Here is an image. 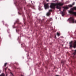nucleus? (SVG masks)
<instances>
[{
	"label": "nucleus",
	"instance_id": "nucleus-14",
	"mask_svg": "<svg viewBox=\"0 0 76 76\" xmlns=\"http://www.w3.org/2000/svg\"><path fill=\"white\" fill-rule=\"evenodd\" d=\"M27 18L28 19H30V16H29V14H28L27 15Z\"/></svg>",
	"mask_w": 76,
	"mask_h": 76
},
{
	"label": "nucleus",
	"instance_id": "nucleus-22",
	"mask_svg": "<svg viewBox=\"0 0 76 76\" xmlns=\"http://www.w3.org/2000/svg\"><path fill=\"white\" fill-rule=\"evenodd\" d=\"M16 65H17V66H18V65H19V64H18V63H15Z\"/></svg>",
	"mask_w": 76,
	"mask_h": 76
},
{
	"label": "nucleus",
	"instance_id": "nucleus-19",
	"mask_svg": "<svg viewBox=\"0 0 76 76\" xmlns=\"http://www.w3.org/2000/svg\"><path fill=\"white\" fill-rule=\"evenodd\" d=\"M75 52L73 53L74 55H75V54H76V50H75Z\"/></svg>",
	"mask_w": 76,
	"mask_h": 76
},
{
	"label": "nucleus",
	"instance_id": "nucleus-30",
	"mask_svg": "<svg viewBox=\"0 0 76 76\" xmlns=\"http://www.w3.org/2000/svg\"><path fill=\"white\" fill-rule=\"evenodd\" d=\"M33 2L34 3H34H35L34 2Z\"/></svg>",
	"mask_w": 76,
	"mask_h": 76
},
{
	"label": "nucleus",
	"instance_id": "nucleus-9",
	"mask_svg": "<svg viewBox=\"0 0 76 76\" xmlns=\"http://www.w3.org/2000/svg\"><path fill=\"white\" fill-rule=\"evenodd\" d=\"M61 15L62 16H64V15H65V12L63 11L61 13Z\"/></svg>",
	"mask_w": 76,
	"mask_h": 76
},
{
	"label": "nucleus",
	"instance_id": "nucleus-28",
	"mask_svg": "<svg viewBox=\"0 0 76 76\" xmlns=\"http://www.w3.org/2000/svg\"><path fill=\"white\" fill-rule=\"evenodd\" d=\"M21 76H23V75H21Z\"/></svg>",
	"mask_w": 76,
	"mask_h": 76
},
{
	"label": "nucleus",
	"instance_id": "nucleus-21",
	"mask_svg": "<svg viewBox=\"0 0 76 76\" xmlns=\"http://www.w3.org/2000/svg\"><path fill=\"white\" fill-rule=\"evenodd\" d=\"M19 22V20H18L16 21V23H18Z\"/></svg>",
	"mask_w": 76,
	"mask_h": 76
},
{
	"label": "nucleus",
	"instance_id": "nucleus-15",
	"mask_svg": "<svg viewBox=\"0 0 76 76\" xmlns=\"http://www.w3.org/2000/svg\"><path fill=\"white\" fill-rule=\"evenodd\" d=\"M64 63H65V61H61V63H62L63 64H64Z\"/></svg>",
	"mask_w": 76,
	"mask_h": 76
},
{
	"label": "nucleus",
	"instance_id": "nucleus-7",
	"mask_svg": "<svg viewBox=\"0 0 76 76\" xmlns=\"http://www.w3.org/2000/svg\"><path fill=\"white\" fill-rule=\"evenodd\" d=\"M68 9H69V7H64L63 12H65V11H66V10Z\"/></svg>",
	"mask_w": 76,
	"mask_h": 76
},
{
	"label": "nucleus",
	"instance_id": "nucleus-11",
	"mask_svg": "<svg viewBox=\"0 0 76 76\" xmlns=\"http://www.w3.org/2000/svg\"><path fill=\"white\" fill-rule=\"evenodd\" d=\"M72 10L74 11L75 10H76V7H73L72 8Z\"/></svg>",
	"mask_w": 76,
	"mask_h": 76
},
{
	"label": "nucleus",
	"instance_id": "nucleus-27",
	"mask_svg": "<svg viewBox=\"0 0 76 76\" xmlns=\"http://www.w3.org/2000/svg\"><path fill=\"white\" fill-rule=\"evenodd\" d=\"M6 76H7V74H6Z\"/></svg>",
	"mask_w": 76,
	"mask_h": 76
},
{
	"label": "nucleus",
	"instance_id": "nucleus-5",
	"mask_svg": "<svg viewBox=\"0 0 76 76\" xmlns=\"http://www.w3.org/2000/svg\"><path fill=\"white\" fill-rule=\"evenodd\" d=\"M72 10H70L69 11V13L71 14V15H75V16H76V12H74Z\"/></svg>",
	"mask_w": 76,
	"mask_h": 76
},
{
	"label": "nucleus",
	"instance_id": "nucleus-31",
	"mask_svg": "<svg viewBox=\"0 0 76 76\" xmlns=\"http://www.w3.org/2000/svg\"><path fill=\"white\" fill-rule=\"evenodd\" d=\"M25 23H24V24H25Z\"/></svg>",
	"mask_w": 76,
	"mask_h": 76
},
{
	"label": "nucleus",
	"instance_id": "nucleus-16",
	"mask_svg": "<svg viewBox=\"0 0 76 76\" xmlns=\"http://www.w3.org/2000/svg\"><path fill=\"white\" fill-rule=\"evenodd\" d=\"M57 34L58 37H59V36H60V34L58 33V32H57Z\"/></svg>",
	"mask_w": 76,
	"mask_h": 76
},
{
	"label": "nucleus",
	"instance_id": "nucleus-18",
	"mask_svg": "<svg viewBox=\"0 0 76 76\" xmlns=\"http://www.w3.org/2000/svg\"><path fill=\"white\" fill-rule=\"evenodd\" d=\"M53 10H49V13H50V12H52Z\"/></svg>",
	"mask_w": 76,
	"mask_h": 76
},
{
	"label": "nucleus",
	"instance_id": "nucleus-29",
	"mask_svg": "<svg viewBox=\"0 0 76 76\" xmlns=\"http://www.w3.org/2000/svg\"><path fill=\"white\" fill-rule=\"evenodd\" d=\"M32 1H31V3H32Z\"/></svg>",
	"mask_w": 76,
	"mask_h": 76
},
{
	"label": "nucleus",
	"instance_id": "nucleus-13",
	"mask_svg": "<svg viewBox=\"0 0 76 76\" xmlns=\"http://www.w3.org/2000/svg\"><path fill=\"white\" fill-rule=\"evenodd\" d=\"M0 76H5V75H4V73H3L0 75Z\"/></svg>",
	"mask_w": 76,
	"mask_h": 76
},
{
	"label": "nucleus",
	"instance_id": "nucleus-8",
	"mask_svg": "<svg viewBox=\"0 0 76 76\" xmlns=\"http://www.w3.org/2000/svg\"><path fill=\"white\" fill-rule=\"evenodd\" d=\"M73 5H75V3H73L71 5L69 4L68 5V6L69 7H73Z\"/></svg>",
	"mask_w": 76,
	"mask_h": 76
},
{
	"label": "nucleus",
	"instance_id": "nucleus-25",
	"mask_svg": "<svg viewBox=\"0 0 76 76\" xmlns=\"http://www.w3.org/2000/svg\"><path fill=\"white\" fill-rule=\"evenodd\" d=\"M46 1H47L48 2V1H49V0H46Z\"/></svg>",
	"mask_w": 76,
	"mask_h": 76
},
{
	"label": "nucleus",
	"instance_id": "nucleus-23",
	"mask_svg": "<svg viewBox=\"0 0 76 76\" xmlns=\"http://www.w3.org/2000/svg\"><path fill=\"white\" fill-rule=\"evenodd\" d=\"M21 45H22L23 46H24V43L21 44Z\"/></svg>",
	"mask_w": 76,
	"mask_h": 76
},
{
	"label": "nucleus",
	"instance_id": "nucleus-32",
	"mask_svg": "<svg viewBox=\"0 0 76 76\" xmlns=\"http://www.w3.org/2000/svg\"><path fill=\"white\" fill-rule=\"evenodd\" d=\"M32 4H33V3H32Z\"/></svg>",
	"mask_w": 76,
	"mask_h": 76
},
{
	"label": "nucleus",
	"instance_id": "nucleus-12",
	"mask_svg": "<svg viewBox=\"0 0 76 76\" xmlns=\"http://www.w3.org/2000/svg\"><path fill=\"white\" fill-rule=\"evenodd\" d=\"M50 14H51V13L48 12L47 13V16H50Z\"/></svg>",
	"mask_w": 76,
	"mask_h": 76
},
{
	"label": "nucleus",
	"instance_id": "nucleus-24",
	"mask_svg": "<svg viewBox=\"0 0 76 76\" xmlns=\"http://www.w3.org/2000/svg\"><path fill=\"white\" fill-rule=\"evenodd\" d=\"M7 67L5 68V71L6 70V69H7Z\"/></svg>",
	"mask_w": 76,
	"mask_h": 76
},
{
	"label": "nucleus",
	"instance_id": "nucleus-26",
	"mask_svg": "<svg viewBox=\"0 0 76 76\" xmlns=\"http://www.w3.org/2000/svg\"><path fill=\"white\" fill-rule=\"evenodd\" d=\"M23 20L24 21H25V18H24Z\"/></svg>",
	"mask_w": 76,
	"mask_h": 76
},
{
	"label": "nucleus",
	"instance_id": "nucleus-3",
	"mask_svg": "<svg viewBox=\"0 0 76 76\" xmlns=\"http://www.w3.org/2000/svg\"><path fill=\"white\" fill-rule=\"evenodd\" d=\"M56 6H57V4L54 3H51L50 6V7L51 9H55Z\"/></svg>",
	"mask_w": 76,
	"mask_h": 76
},
{
	"label": "nucleus",
	"instance_id": "nucleus-1",
	"mask_svg": "<svg viewBox=\"0 0 76 76\" xmlns=\"http://www.w3.org/2000/svg\"><path fill=\"white\" fill-rule=\"evenodd\" d=\"M56 8L60 10H61V6H62L63 4H64V3H56Z\"/></svg>",
	"mask_w": 76,
	"mask_h": 76
},
{
	"label": "nucleus",
	"instance_id": "nucleus-20",
	"mask_svg": "<svg viewBox=\"0 0 76 76\" xmlns=\"http://www.w3.org/2000/svg\"><path fill=\"white\" fill-rule=\"evenodd\" d=\"M7 63H5L4 64V66H5V67H6V65H7Z\"/></svg>",
	"mask_w": 76,
	"mask_h": 76
},
{
	"label": "nucleus",
	"instance_id": "nucleus-4",
	"mask_svg": "<svg viewBox=\"0 0 76 76\" xmlns=\"http://www.w3.org/2000/svg\"><path fill=\"white\" fill-rule=\"evenodd\" d=\"M70 23H74L75 22V20L73 17H71L69 19Z\"/></svg>",
	"mask_w": 76,
	"mask_h": 76
},
{
	"label": "nucleus",
	"instance_id": "nucleus-10",
	"mask_svg": "<svg viewBox=\"0 0 76 76\" xmlns=\"http://www.w3.org/2000/svg\"><path fill=\"white\" fill-rule=\"evenodd\" d=\"M18 10H20V11H21V12H22V7H19V8H18Z\"/></svg>",
	"mask_w": 76,
	"mask_h": 76
},
{
	"label": "nucleus",
	"instance_id": "nucleus-17",
	"mask_svg": "<svg viewBox=\"0 0 76 76\" xmlns=\"http://www.w3.org/2000/svg\"><path fill=\"white\" fill-rule=\"evenodd\" d=\"M18 14L19 15H21V14H22V12H21V11H20V13L18 12Z\"/></svg>",
	"mask_w": 76,
	"mask_h": 76
},
{
	"label": "nucleus",
	"instance_id": "nucleus-6",
	"mask_svg": "<svg viewBox=\"0 0 76 76\" xmlns=\"http://www.w3.org/2000/svg\"><path fill=\"white\" fill-rule=\"evenodd\" d=\"M44 7L45 9H48L49 7V6L48 5V3L47 4H45Z\"/></svg>",
	"mask_w": 76,
	"mask_h": 76
},
{
	"label": "nucleus",
	"instance_id": "nucleus-2",
	"mask_svg": "<svg viewBox=\"0 0 76 76\" xmlns=\"http://www.w3.org/2000/svg\"><path fill=\"white\" fill-rule=\"evenodd\" d=\"M70 47L71 48H72L73 47L74 48H76V41L73 43L72 42H71L70 43Z\"/></svg>",
	"mask_w": 76,
	"mask_h": 76
}]
</instances>
